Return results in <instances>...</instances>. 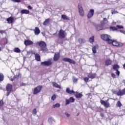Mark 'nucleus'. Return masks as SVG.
I'll return each instance as SVG.
<instances>
[{"label":"nucleus","instance_id":"obj_1","mask_svg":"<svg viewBox=\"0 0 125 125\" xmlns=\"http://www.w3.org/2000/svg\"><path fill=\"white\" fill-rule=\"evenodd\" d=\"M37 45H39L40 46L41 50L42 51H47L48 49L46 48V43L43 41H41L38 42L37 43Z\"/></svg>","mask_w":125,"mask_h":125},{"label":"nucleus","instance_id":"obj_2","mask_svg":"<svg viewBox=\"0 0 125 125\" xmlns=\"http://www.w3.org/2000/svg\"><path fill=\"white\" fill-rule=\"evenodd\" d=\"M59 37L60 39H65L67 36V33L62 29H61L59 32Z\"/></svg>","mask_w":125,"mask_h":125},{"label":"nucleus","instance_id":"obj_3","mask_svg":"<svg viewBox=\"0 0 125 125\" xmlns=\"http://www.w3.org/2000/svg\"><path fill=\"white\" fill-rule=\"evenodd\" d=\"M52 59H49L47 61L42 62H41V65L43 66H50L52 65Z\"/></svg>","mask_w":125,"mask_h":125},{"label":"nucleus","instance_id":"obj_4","mask_svg":"<svg viewBox=\"0 0 125 125\" xmlns=\"http://www.w3.org/2000/svg\"><path fill=\"white\" fill-rule=\"evenodd\" d=\"M101 38L102 39V40H103L104 41H106L108 43H109L110 41L111 40V36H110V35H107V34H104L102 35L101 36Z\"/></svg>","mask_w":125,"mask_h":125},{"label":"nucleus","instance_id":"obj_5","mask_svg":"<svg viewBox=\"0 0 125 125\" xmlns=\"http://www.w3.org/2000/svg\"><path fill=\"white\" fill-rule=\"evenodd\" d=\"M112 43V45H114V46H123V43H120L116 41H113L112 39L109 41V43Z\"/></svg>","mask_w":125,"mask_h":125},{"label":"nucleus","instance_id":"obj_6","mask_svg":"<svg viewBox=\"0 0 125 125\" xmlns=\"http://www.w3.org/2000/svg\"><path fill=\"white\" fill-rule=\"evenodd\" d=\"M108 100H107V101H103L101 100L100 103L102 105L104 106V107H105V108H110V103L108 102Z\"/></svg>","mask_w":125,"mask_h":125},{"label":"nucleus","instance_id":"obj_7","mask_svg":"<svg viewBox=\"0 0 125 125\" xmlns=\"http://www.w3.org/2000/svg\"><path fill=\"white\" fill-rule=\"evenodd\" d=\"M42 89V86L39 85L34 88L33 94H38L41 92Z\"/></svg>","mask_w":125,"mask_h":125},{"label":"nucleus","instance_id":"obj_8","mask_svg":"<svg viewBox=\"0 0 125 125\" xmlns=\"http://www.w3.org/2000/svg\"><path fill=\"white\" fill-rule=\"evenodd\" d=\"M78 7L80 16H84V11H83V6H82V5L80 4H78Z\"/></svg>","mask_w":125,"mask_h":125},{"label":"nucleus","instance_id":"obj_9","mask_svg":"<svg viewBox=\"0 0 125 125\" xmlns=\"http://www.w3.org/2000/svg\"><path fill=\"white\" fill-rule=\"evenodd\" d=\"M63 61H64V62H69V63H72V64H76V62L75 61L71 59L67 58H63Z\"/></svg>","mask_w":125,"mask_h":125},{"label":"nucleus","instance_id":"obj_10","mask_svg":"<svg viewBox=\"0 0 125 125\" xmlns=\"http://www.w3.org/2000/svg\"><path fill=\"white\" fill-rule=\"evenodd\" d=\"M94 14V10L90 9L87 14V18H91Z\"/></svg>","mask_w":125,"mask_h":125},{"label":"nucleus","instance_id":"obj_11","mask_svg":"<svg viewBox=\"0 0 125 125\" xmlns=\"http://www.w3.org/2000/svg\"><path fill=\"white\" fill-rule=\"evenodd\" d=\"M33 42L31 40H25L24 41V44L26 45V46L28 45H32L33 44Z\"/></svg>","mask_w":125,"mask_h":125},{"label":"nucleus","instance_id":"obj_12","mask_svg":"<svg viewBox=\"0 0 125 125\" xmlns=\"http://www.w3.org/2000/svg\"><path fill=\"white\" fill-rule=\"evenodd\" d=\"M60 58V54L59 53H55L54 56V61H57Z\"/></svg>","mask_w":125,"mask_h":125},{"label":"nucleus","instance_id":"obj_13","mask_svg":"<svg viewBox=\"0 0 125 125\" xmlns=\"http://www.w3.org/2000/svg\"><path fill=\"white\" fill-rule=\"evenodd\" d=\"M21 77V74L20 73H18V74H17L16 76H15L13 79H10V81H11L12 82H13V81H17V80H18V79H19V78Z\"/></svg>","mask_w":125,"mask_h":125},{"label":"nucleus","instance_id":"obj_14","mask_svg":"<svg viewBox=\"0 0 125 125\" xmlns=\"http://www.w3.org/2000/svg\"><path fill=\"white\" fill-rule=\"evenodd\" d=\"M96 29H97V31H101V30H103V25L101 24H97L95 25Z\"/></svg>","mask_w":125,"mask_h":125},{"label":"nucleus","instance_id":"obj_15","mask_svg":"<svg viewBox=\"0 0 125 125\" xmlns=\"http://www.w3.org/2000/svg\"><path fill=\"white\" fill-rule=\"evenodd\" d=\"M48 122L50 125H52L53 123H55V120L52 117H50L49 118H48Z\"/></svg>","mask_w":125,"mask_h":125},{"label":"nucleus","instance_id":"obj_16","mask_svg":"<svg viewBox=\"0 0 125 125\" xmlns=\"http://www.w3.org/2000/svg\"><path fill=\"white\" fill-rule=\"evenodd\" d=\"M7 91L11 92L12 90V85L10 84H8L6 86Z\"/></svg>","mask_w":125,"mask_h":125},{"label":"nucleus","instance_id":"obj_17","mask_svg":"<svg viewBox=\"0 0 125 125\" xmlns=\"http://www.w3.org/2000/svg\"><path fill=\"white\" fill-rule=\"evenodd\" d=\"M74 95L76 97V98H82L83 97V94L81 93H79L77 92H75L74 93Z\"/></svg>","mask_w":125,"mask_h":125},{"label":"nucleus","instance_id":"obj_18","mask_svg":"<svg viewBox=\"0 0 125 125\" xmlns=\"http://www.w3.org/2000/svg\"><path fill=\"white\" fill-rule=\"evenodd\" d=\"M66 92L67 93H69V94H75V91L74 90H71L70 88H66Z\"/></svg>","mask_w":125,"mask_h":125},{"label":"nucleus","instance_id":"obj_19","mask_svg":"<svg viewBox=\"0 0 125 125\" xmlns=\"http://www.w3.org/2000/svg\"><path fill=\"white\" fill-rule=\"evenodd\" d=\"M52 83L53 86H54V87H56V88H59L60 89H61V86H60L57 83L53 82Z\"/></svg>","mask_w":125,"mask_h":125},{"label":"nucleus","instance_id":"obj_20","mask_svg":"<svg viewBox=\"0 0 125 125\" xmlns=\"http://www.w3.org/2000/svg\"><path fill=\"white\" fill-rule=\"evenodd\" d=\"M21 14H29V13H30V11L28 10L23 9L21 10Z\"/></svg>","mask_w":125,"mask_h":125},{"label":"nucleus","instance_id":"obj_21","mask_svg":"<svg viewBox=\"0 0 125 125\" xmlns=\"http://www.w3.org/2000/svg\"><path fill=\"white\" fill-rule=\"evenodd\" d=\"M49 22H50V19H46L43 22V25H44V26H46V25H48V24H49Z\"/></svg>","mask_w":125,"mask_h":125},{"label":"nucleus","instance_id":"obj_22","mask_svg":"<svg viewBox=\"0 0 125 125\" xmlns=\"http://www.w3.org/2000/svg\"><path fill=\"white\" fill-rule=\"evenodd\" d=\"M14 20V19L13 18V17H12L7 19V21L8 23H9V24H11V23L13 22Z\"/></svg>","mask_w":125,"mask_h":125},{"label":"nucleus","instance_id":"obj_23","mask_svg":"<svg viewBox=\"0 0 125 125\" xmlns=\"http://www.w3.org/2000/svg\"><path fill=\"white\" fill-rule=\"evenodd\" d=\"M99 46L98 45H95V46H94L92 48V52L93 53H94V54H95V53H96V49H97V48H98Z\"/></svg>","mask_w":125,"mask_h":125},{"label":"nucleus","instance_id":"obj_24","mask_svg":"<svg viewBox=\"0 0 125 125\" xmlns=\"http://www.w3.org/2000/svg\"><path fill=\"white\" fill-rule=\"evenodd\" d=\"M34 33H35V34L37 36H38V35H39V34L41 33V31H40V29L39 28V27L35 28V29L34 30Z\"/></svg>","mask_w":125,"mask_h":125},{"label":"nucleus","instance_id":"obj_25","mask_svg":"<svg viewBox=\"0 0 125 125\" xmlns=\"http://www.w3.org/2000/svg\"><path fill=\"white\" fill-rule=\"evenodd\" d=\"M34 54L35 55V59L37 61H41V56H40V55L36 53H34Z\"/></svg>","mask_w":125,"mask_h":125},{"label":"nucleus","instance_id":"obj_26","mask_svg":"<svg viewBox=\"0 0 125 125\" xmlns=\"http://www.w3.org/2000/svg\"><path fill=\"white\" fill-rule=\"evenodd\" d=\"M62 18L63 20H70V18L68 17L67 16L65 15H62Z\"/></svg>","mask_w":125,"mask_h":125},{"label":"nucleus","instance_id":"obj_27","mask_svg":"<svg viewBox=\"0 0 125 125\" xmlns=\"http://www.w3.org/2000/svg\"><path fill=\"white\" fill-rule=\"evenodd\" d=\"M113 68L115 71H117L120 69V66H119L118 64H114L113 66Z\"/></svg>","mask_w":125,"mask_h":125},{"label":"nucleus","instance_id":"obj_28","mask_svg":"<svg viewBox=\"0 0 125 125\" xmlns=\"http://www.w3.org/2000/svg\"><path fill=\"white\" fill-rule=\"evenodd\" d=\"M96 76V74H90L88 75V77H89V79H94Z\"/></svg>","mask_w":125,"mask_h":125},{"label":"nucleus","instance_id":"obj_29","mask_svg":"<svg viewBox=\"0 0 125 125\" xmlns=\"http://www.w3.org/2000/svg\"><path fill=\"white\" fill-rule=\"evenodd\" d=\"M14 52H16V53H20V52H21V50L19 48L17 47L14 49Z\"/></svg>","mask_w":125,"mask_h":125},{"label":"nucleus","instance_id":"obj_30","mask_svg":"<svg viewBox=\"0 0 125 125\" xmlns=\"http://www.w3.org/2000/svg\"><path fill=\"white\" fill-rule=\"evenodd\" d=\"M112 64V62L110 60H106L105 61V65L106 66H109V65H111Z\"/></svg>","mask_w":125,"mask_h":125},{"label":"nucleus","instance_id":"obj_31","mask_svg":"<svg viewBox=\"0 0 125 125\" xmlns=\"http://www.w3.org/2000/svg\"><path fill=\"white\" fill-rule=\"evenodd\" d=\"M59 107H60V104L57 103L54 104L52 108H59Z\"/></svg>","mask_w":125,"mask_h":125},{"label":"nucleus","instance_id":"obj_32","mask_svg":"<svg viewBox=\"0 0 125 125\" xmlns=\"http://www.w3.org/2000/svg\"><path fill=\"white\" fill-rule=\"evenodd\" d=\"M110 31H117V30H118V28H117V27H114V26H111L110 27Z\"/></svg>","mask_w":125,"mask_h":125},{"label":"nucleus","instance_id":"obj_33","mask_svg":"<svg viewBox=\"0 0 125 125\" xmlns=\"http://www.w3.org/2000/svg\"><path fill=\"white\" fill-rule=\"evenodd\" d=\"M89 42L91 43H93L94 42V37L92 36L89 38Z\"/></svg>","mask_w":125,"mask_h":125},{"label":"nucleus","instance_id":"obj_34","mask_svg":"<svg viewBox=\"0 0 125 125\" xmlns=\"http://www.w3.org/2000/svg\"><path fill=\"white\" fill-rule=\"evenodd\" d=\"M79 42L80 43H84V42H85V40L82 39H79Z\"/></svg>","mask_w":125,"mask_h":125},{"label":"nucleus","instance_id":"obj_35","mask_svg":"<svg viewBox=\"0 0 125 125\" xmlns=\"http://www.w3.org/2000/svg\"><path fill=\"white\" fill-rule=\"evenodd\" d=\"M4 77L3 76V74L2 73L0 74V82H2L3 81Z\"/></svg>","mask_w":125,"mask_h":125},{"label":"nucleus","instance_id":"obj_36","mask_svg":"<svg viewBox=\"0 0 125 125\" xmlns=\"http://www.w3.org/2000/svg\"><path fill=\"white\" fill-rule=\"evenodd\" d=\"M121 93H123V92L121 90H119V91L117 92L116 94L118 96H123L124 95H120Z\"/></svg>","mask_w":125,"mask_h":125},{"label":"nucleus","instance_id":"obj_37","mask_svg":"<svg viewBox=\"0 0 125 125\" xmlns=\"http://www.w3.org/2000/svg\"><path fill=\"white\" fill-rule=\"evenodd\" d=\"M69 101L71 102V103H74L75 102V99L73 97H70L69 99Z\"/></svg>","mask_w":125,"mask_h":125},{"label":"nucleus","instance_id":"obj_38","mask_svg":"<svg viewBox=\"0 0 125 125\" xmlns=\"http://www.w3.org/2000/svg\"><path fill=\"white\" fill-rule=\"evenodd\" d=\"M32 114L33 115V116H36V115H37V109L35 108L33 111H32Z\"/></svg>","mask_w":125,"mask_h":125},{"label":"nucleus","instance_id":"obj_39","mask_svg":"<svg viewBox=\"0 0 125 125\" xmlns=\"http://www.w3.org/2000/svg\"><path fill=\"white\" fill-rule=\"evenodd\" d=\"M72 80L73 81L74 83H78V79H77L76 77H73Z\"/></svg>","mask_w":125,"mask_h":125},{"label":"nucleus","instance_id":"obj_40","mask_svg":"<svg viewBox=\"0 0 125 125\" xmlns=\"http://www.w3.org/2000/svg\"><path fill=\"white\" fill-rule=\"evenodd\" d=\"M70 100L66 99L65 100V105H69L70 104Z\"/></svg>","mask_w":125,"mask_h":125},{"label":"nucleus","instance_id":"obj_41","mask_svg":"<svg viewBox=\"0 0 125 125\" xmlns=\"http://www.w3.org/2000/svg\"><path fill=\"white\" fill-rule=\"evenodd\" d=\"M121 91H122V93H121L119 95H125V88H124L123 90H121Z\"/></svg>","mask_w":125,"mask_h":125},{"label":"nucleus","instance_id":"obj_42","mask_svg":"<svg viewBox=\"0 0 125 125\" xmlns=\"http://www.w3.org/2000/svg\"><path fill=\"white\" fill-rule=\"evenodd\" d=\"M111 13H112V14H116V13H119V12H118V11H117L115 10H112Z\"/></svg>","mask_w":125,"mask_h":125},{"label":"nucleus","instance_id":"obj_43","mask_svg":"<svg viewBox=\"0 0 125 125\" xmlns=\"http://www.w3.org/2000/svg\"><path fill=\"white\" fill-rule=\"evenodd\" d=\"M117 106H118V107H121L122 106V103H121V102L120 101H118L117 102Z\"/></svg>","mask_w":125,"mask_h":125},{"label":"nucleus","instance_id":"obj_44","mask_svg":"<svg viewBox=\"0 0 125 125\" xmlns=\"http://www.w3.org/2000/svg\"><path fill=\"white\" fill-rule=\"evenodd\" d=\"M116 27L118 29H124V26L123 25H117Z\"/></svg>","mask_w":125,"mask_h":125},{"label":"nucleus","instance_id":"obj_45","mask_svg":"<svg viewBox=\"0 0 125 125\" xmlns=\"http://www.w3.org/2000/svg\"><path fill=\"white\" fill-rule=\"evenodd\" d=\"M55 99H56V96L55 95H54L51 97V100L54 101Z\"/></svg>","mask_w":125,"mask_h":125},{"label":"nucleus","instance_id":"obj_46","mask_svg":"<svg viewBox=\"0 0 125 125\" xmlns=\"http://www.w3.org/2000/svg\"><path fill=\"white\" fill-rule=\"evenodd\" d=\"M4 33H5V31L0 29V34H1V35H3Z\"/></svg>","mask_w":125,"mask_h":125},{"label":"nucleus","instance_id":"obj_47","mask_svg":"<svg viewBox=\"0 0 125 125\" xmlns=\"http://www.w3.org/2000/svg\"><path fill=\"white\" fill-rule=\"evenodd\" d=\"M65 116H66L67 118H69L70 116V114L68 113V112H65V113H64Z\"/></svg>","mask_w":125,"mask_h":125},{"label":"nucleus","instance_id":"obj_48","mask_svg":"<svg viewBox=\"0 0 125 125\" xmlns=\"http://www.w3.org/2000/svg\"><path fill=\"white\" fill-rule=\"evenodd\" d=\"M116 74L117 76H120V71L118 70H116Z\"/></svg>","mask_w":125,"mask_h":125},{"label":"nucleus","instance_id":"obj_49","mask_svg":"<svg viewBox=\"0 0 125 125\" xmlns=\"http://www.w3.org/2000/svg\"><path fill=\"white\" fill-rule=\"evenodd\" d=\"M3 105V101L2 100H0V106H2Z\"/></svg>","mask_w":125,"mask_h":125},{"label":"nucleus","instance_id":"obj_50","mask_svg":"<svg viewBox=\"0 0 125 125\" xmlns=\"http://www.w3.org/2000/svg\"><path fill=\"white\" fill-rule=\"evenodd\" d=\"M84 82H85V83H87V82H88V78H85L84 79Z\"/></svg>","mask_w":125,"mask_h":125},{"label":"nucleus","instance_id":"obj_51","mask_svg":"<svg viewBox=\"0 0 125 125\" xmlns=\"http://www.w3.org/2000/svg\"><path fill=\"white\" fill-rule=\"evenodd\" d=\"M12 1H14L15 2H20V0H12Z\"/></svg>","mask_w":125,"mask_h":125},{"label":"nucleus","instance_id":"obj_52","mask_svg":"<svg viewBox=\"0 0 125 125\" xmlns=\"http://www.w3.org/2000/svg\"><path fill=\"white\" fill-rule=\"evenodd\" d=\"M120 32L122 33V34H124L125 35V31L124 30H120Z\"/></svg>","mask_w":125,"mask_h":125},{"label":"nucleus","instance_id":"obj_53","mask_svg":"<svg viewBox=\"0 0 125 125\" xmlns=\"http://www.w3.org/2000/svg\"><path fill=\"white\" fill-rule=\"evenodd\" d=\"M26 85V83H21V86H25Z\"/></svg>","mask_w":125,"mask_h":125},{"label":"nucleus","instance_id":"obj_54","mask_svg":"<svg viewBox=\"0 0 125 125\" xmlns=\"http://www.w3.org/2000/svg\"><path fill=\"white\" fill-rule=\"evenodd\" d=\"M111 76H112V78H116V75L114 73H112L111 74Z\"/></svg>","mask_w":125,"mask_h":125},{"label":"nucleus","instance_id":"obj_55","mask_svg":"<svg viewBox=\"0 0 125 125\" xmlns=\"http://www.w3.org/2000/svg\"><path fill=\"white\" fill-rule=\"evenodd\" d=\"M28 9H33V7H32L31 6H28Z\"/></svg>","mask_w":125,"mask_h":125},{"label":"nucleus","instance_id":"obj_56","mask_svg":"<svg viewBox=\"0 0 125 125\" xmlns=\"http://www.w3.org/2000/svg\"><path fill=\"white\" fill-rule=\"evenodd\" d=\"M104 22H107V19L106 18H104Z\"/></svg>","mask_w":125,"mask_h":125},{"label":"nucleus","instance_id":"obj_57","mask_svg":"<svg viewBox=\"0 0 125 125\" xmlns=\"http://www.w3.org/2000/svg\"><path fill=\"white\" fill-rule=\"evenodd\" d=\"M27 55H30V54H31V52H30V51H27Z\"/></svg>","mask_w":125,"mask_h":125},{"label":"nucleus","instance_id":"obj_58","mask_svg":"<svg viewBox=\"0 0 125 125\" xmlns=\"http://www.w3.org/2000/svg\"><path fill=\"white\" fill-rule=\"evenodd\" d=\"M10 92H11L8 91V92L7 93V96H8V95H9V94H10Z\"/></svg>","mask_w":125,"mask_h":125},{"label":"nucleus","instance_id":"obj_59","mask_svg":"<svg viewBox=\"0 0 125 125\" xmlns=\"http://www.w3.org/2000/svg\"><path fill=\"white\" fill-rule=\"evenodd\" d=\"M100 116L101 117H102V118H103V117H104V115L102 113H101Z\"/></svg>","mask_w":125,"mask_h":125},{"label":"nucleus","instance_id":"obj_60","mask_svg":"<svg viewBox=\"0 0 125 125\" xmlns=\"http://www.w3.org/2000/svg\"><path fill=\"white\" fill-rule=\"evenodd\" d=\"M123 68L125 70V63L123 65Z\"/></svg>","mask_w":125,"mask_h":125},{"label":"nucleus","instance_id":"obj_61","mask_svg":"<svg viewBox=\"0 0 125 125\" xmlns=\"http://www.w3.org/2000/svg\"><path fill=\"white\" fill-rule=\"evenodd\" d=\"M1 49H2V47H0V51H1Z\"/></svg>","mask_w":125,"mask_h":125},{"label":"nucleus","instance_id":"obj_62","mask_svg":"<svg viewBox=\"0 0 125 125\" xmlns=\"http://www.w3.org/2000/svg\"><path fill=\"white\" fill-rule=\"evenodd\" d=\"M53 35L54 36H55V35H56V33H54Z\"/></svg>","mask_w":125,"mask_h":125},{"label":"nucleus","instance_id":"obj_63","mask_svg":"<svg viewBox=\"0 0 125 125\" xmlns=\"http://www.w3.org/2000/svg\"><path fill=\"white\" fill-rule=\"evenodd\" d=\"M79 115H80L79 113L77 114V116H79Z\"/></svg>","mask_w":125,"mask_h":125}]
</instances>
